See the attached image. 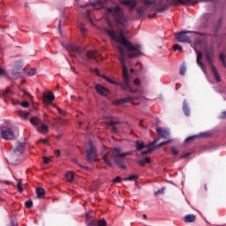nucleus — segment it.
I'll list each match as a JSON object with an SVG mask.
<instances>
[{"mask_svg": "<svg viewBox=\"0 0 226 226\" xmlns=\"http://www.w3.org/2000/svg\"><path fill=\"white\" fill-rule=\"evenodd\" d=\"M183 4H189V6H194L197 4L196 0H141V6L136 9L139 17H144L146 13H151V11H158V13H163L166 10H169V6H181Z\"/></svg>", "mask_w": 226, "mask_h": 226, "instance_id": "1", "label": "nucleus"}, {"mask_svg": "<svg viewBox=\"0 0 226 226\" xmlns=\"http://www.w3.org/2000/svg\"><path fill=\"white\" fill-rule=\"evenodd\" d=\"M118 52H119V61L122 64L123 68V79L124 81L121 82H116L114 79L102 75V79H105L106 82H109V84H114L115 86H121V87L125 91L126 93H132L135 94L138 93L140 94V81H139V79H136L133 80V86H132V79H130V75L128 74V67H126V51H124V48L122 46L118 47Z\"/></svg>", "mask_w": 226, "mask_h": 226, "instance_id": "2", "label": "nucleus"}, {"mask_svg": "<svg viewBox=\"0 0 226 226\" xmlns=\"http://www.w3.org/2000/svg\"><path fill=\"white\" fill-rule=\"evenodd\" d=\"M105 33L112 41H116V43L123 45V47L130 52L128 53L129 57H139L142 56L140 45H132V41H128V38L124 35V29L120 28L116 30L114 26H112V23H109V27L105 29Z\"/></svg>", "mask_w": 226, "mask_h": 226, "instance_id": "3", "label": "nucleus"}, {"mask_svg": "<svg viewBox=\"0 0 226 226\" xmlns=\"http://www.w3.org/2000/svg\"><path fill=\"white\" fill-rule=\"evenodd\" d=\"M106 14L111 17L116 22V26L121 27H128V15L124 14V11L119 5H112L106 7Z\"/></svg>", "mask_w": 226, "mask_h": 226, "instance_id": "4", "label": "nucleus"}, {"mask_svg": "<svg viewBox=\"0 0 226 226\" xmlns=\"http://www.w3.org/2000/svg\"><path fill=\"white\" fill-rule=\"evenodd\" d=\"M65 49L69 50V52H76L78 56L81 59H85V61H89V63H98V60L96 59L99 57L100 53L98 51L94 50H86L83 48H80L79 46L68 44Z\"/></svg>", "mask_w": 226, "mask_h": 226, "instance_id": "5", "label": "nucleus"}, {"mask_svg": "<svg viewBox=\"0 0 226 226\" xmlns=\"http://www.w3.org/2000/svg\"><path fill=\"white\" fill-rule=\"evenodd\" d=\"M204 59L207 63L208 66L211 68V72L216 80V82H222L220 79V74L218 70L215 66V50L214 49H205L204 50Z\"/></svg>", "mask_w": 226, "mask_h": 226, "instance_id": "6", "label": "nucleus"}, {"mask_svg": "<svg viewBox=\"0 0 226 226\" xmlns=\"http://www.w3.org/2000/svg\"><path fill=\"white\" fill-rule=\"evenodd\" d=\"M12 153L6 158V162L10 163V165H17V156H20L24 150L26 149V144L18 142L12 148Z\"/></svg>", "mask_w": 226, "mask_h": 226, "instance_id": "7", "label": "nucleus"}, {"mask_svg": "<svg viewBox=\"0 0 226 226\" xmlns=\"http://www.w3.org/2000/svg\"><path fill=\"white\" fill-rule=\"evenodd\" d=\"M112 156L115 163L120 169L124 170L126 169V165L124 164V158H126V156H132V152L121 153V149L114 148L112 152Z\"/></svg>", "mask_w": 226, "mask_h": 226, "instance_id": "8", "label": "nucleus"}, {"mask_svg": "<svg viewBox=\"0 0 226 226\" xmlns=\"http://www.w3.org/2000/svg\"><path fill=\"white\" fill-rule=\"evenodd\" d=\"M85 147L87 162L89 163L94 162V160H96V148L94 147V145H93V141L87 143Z\"/></svg>", "mask_w": 226, "mask_h": 226, "instance_id": "9", "label": "nucleus"}, {"mask_svg": "<svg viewBox=\"0 0 226 226\" xmlns=\"http://www.w3.org/2000/svg\"><path fill=\"white\" fill-rule=\"evenodd\" d=\"M139 100H140V95L137 96H128L121 99H117L113 102L114 105H124V103H132V105H139ZM136 101V102H135Z\"/></svg>", "mask_w": 226, "mask_h": 226, "instance_id": "10", "label": "nucleus"}, {"mask_svg": "<svg viewBox=\"0 0 226 226\" xmlns=\"http://www.w3.org/2000/svg\"><path fill=\"white\" fill-rule=\"evenodd\" d=\"M214 50L215 51V49L214 48H204L203 49V52L197 49H194L196 54H197V58H196V63L198 64V66L200 67V69L202 70V72H206V64H204V63L202 62V58L204 57V51L205 50Z\"/></svg>", "mask_w": 226, "mask_h": 226, "instance_id": "11", "label": "nucleus"}, {"mask_svg": "<svg viewBox=\"0 0 226 226\" xmlns=\"http://www.w3.org/2000/svg\"><path fill=\"white\" fill-rule=\"evenodd\" d=\"M1 137L4 140H13L15 139V133H13V130L10 127L3 126L0 129Z\"/></svg>", "mask_w": 226, "mask_h": 226, "instance_id": "12", "label": "nucleus"}, {"mask_svg": "<svg viewBox=\"0 0 226 226\" xmlns=\"http://www.w3.org/2000/svg\"><path fill=\"white\" fill-rule=\"evenodd\" d=\"M188 33H195V32L182 31L178 34H176L175 38L180 43H192V40L190 39V36L187 35Z\"/></svg>", "mask_w": 226, "mask_h": 226, "instance_id": "13", "label": "nucleus"}, {"mask_svg": "<svg viewBox=\"0 0 226 226\" xmlns=\"http://www.w3.org/2000/svg\"><path fill=\"white\" fill-rule=\"evenodd\" d=\"M42 100L46 105H52V102L56 100V96L52 92H44L42 94Z\"/></svg>", "mask_w": 226, "mask_h": 226, "instance_id": "14", "label": "nucleus"}, {"mask_svg": "<svg viewBox=\"0 0 226 226\" xmlns=\"http://www.w3.org/2000/svg\"><path fill=\"white\" fill-rule=\"evenodd\" d=\"M90 4L94 6V10H102V8H107V4L102 0H90Z\"/></svg>", "mask_w": 226, "mask_h": 226, "instance_id": "15", "label": "nucleus"}, {"mask_svg": "<svg viewBox=\"0 0 226 226\" xmlns=\"http://www.w3.org/2000/svg\"><path fill=\"white\" fill-rule=\"evenodd\" d=\"M96 93H98L101 96H107L109 94V89L105 88L103 86L97 84L95 86Z\"/></svg>", "mask_w": 226, "mask_h": 226, "instance_id": "16", "label": "nucleus"}, {"mask_svg": "<svg viewBox=\"0 0 226 226\" xmlns=\"http://www.w3.org/2000/svg\"><path fill=\"white\" fill-rule=\"evenodd\" d=\"M203 137H207V133H200L198 135L190 136L185 139V144H190V142H193L196 139H203Z\"/></svg>", "mask_w": 226, "mask_h": 226, "instance_id": "17", "label": "nucleus"}, {"mask_svg": "<svg viewBox=\"0 0 226 226\" xmlns=\"http://www.w3.org/2000/svg\"><path fill=\"white\" fill-rule=\"evenodd\" d=\"M156 132L160 139H169V135H170L167 130H163L162 127L157 128Z\"/></svg>", "mask_w": 226, "mask_h": 226, "instance_id": "18", "label": "nucleus"}, {"mask_svg": "<svg viewBox=\"0 0 226 226\" xmlns=\"http://www.w3.org/2000/svg\"><path fill=\"white\" fill-rule=\"evenodd\" d=\"M37 132L45 135V133H49V125L43 124V122L37 127Z\"/></svg>", "mask_w": 226, "mask_h": 226, "instance_id": "19", "label": "nucleus"}, {"mask_svg": "<svg viewBox=\"0 0 226 226\" xmlns=\"http://www.w3.org/2000/svg\"><path fill=\"white\" fill-rule=\"evenodd\" d=\"M29 121L33 126L38 127L43 123V120L38 118V117H30Z\"/></svg>", "mask_w": 226, "mask_h": 226, "instance_id": "20", "label": "nucleus"}, {"mask_svg": "<svg viewBox=\"0 0 226 226\" xmlns=\"http://www.w3.org/2000/svg\"><path fill=\"white\" fill-rule=\"evenodd\" d=\"M24 69L22 68V66H19V65H16L12 68L11 70V75H13V77H19V75H20V73H22V71Z\"/></svg>", "mask_w": 226, "mask_h": 226, "instance_id": "21", "label": "nucleus"}, {"mask_svg": "<svg viewBox=\"0 0 226 226\" xmlns=\"http://www.w3.org/2000/svg\"><path fill=\"white\" fill-rule=\"evenodd\" d=\"M37 199H45V189L41 187H37L35 190Z\"/></svg>", "mask_w": 226, "mask_h": 226, "instance_id": "22", "label": "nucleus"}, {"mask_svg": "<svg viewBox=\"0 0 226 226\" xmlns=\"http://www.w3.org/2000/svg\"><path fill=\"white\" fill-rule=\"evenodd\" d=\"M11 94H13V92H11V89H10V87L4 89L0 93V96H3L4 98H10V96H11Z\"/></svg>", "mask_w": 226, "mask_h": 226, "instance_id": "23", "label": "nucleus"}, {"mask_svg": "<svg viewBox=\"0 0 226 226\" xmlns=\"http://www.w3.org/2000/svg\"><path fill=\"white\" fill-rule=\"evenodd\" d=\"M108 124L109 126H112L113 133H117V127H116V124H119V121L109 120Z\"/></svg>", "mask_w": 226, "mask_h": 226, "instance_id": "24", "label": "nucleus"}, {"mask_svg": "<svg viewBox=\"0 0 226 226\" xmlns=\"http://www.w3.org/2000/svg\"><path fill=\"white\" fill-rule=\"evenodd\" d=\"M195 220H196L195 215H187L185 217V222L186 223H192V222H195Z\"/></svg>", "mask_w": 226, "mask_h": 226, "instance_id": "25", "label": "nucleus"}, {"mask_svg": "<svg viewBox=\"0 0 226 226\" xmlns=\"http://www.w3.org/2000/svg\"><path fill=\"white\" fill-rule=\"evenodd\" d=\"M138 163L141 167H144V166L147 165V163H151V158H149V157L143 158L142 160L139 161Z\"/></svg>", "mask_w": 226, "mask_h": 226, "instance_id": "26", "label": "nucleus"}, {"mask_svg": "<svg viewBox=\"0 0 226 226\" xmlns=\"http://www.w3.org/2000/svg\"><path fill=\"white\" fill-rule=\"evenodd\" d=\"M79 29L81 34H83L84 36H86V34H87V28H86V25L84 23H80L79 25Z\"/></svg>", "mask_w": 226, "mask_h": 226, "instance_id": "27", "label": "nucleus"}, {"mask_svg": "<svg viewBox=\"0 0 226 226\" xmlns=\"http://www.w3.org/2000/svg\"><path fill=\"white\" fill-rule=\"evenodd\" d=\"M183 110L185 114H190V105L186 100L184 101Z\"/></svg>", "mask_w": 226, "mask_h": 226, "instance_id": "28", "label": "nucleus"}, {"mask_svg": "<svg viewBox=\"0 0 226 226\" xmlns=\"http://www.w3.org/2000/svg\"><path fill=\"white\" fill-rule=\"evenodd\" d=\"M145 151L141 152V156H146V154H149V153H153L154 151V147H146Z\"/></svg>", "mask_w": 226, "mask_h": 226, "instance_id": "29", "label": "nucleus"}, {"mask_svg": "<svg viewBox=\"0 0 226 226\" xmlns=\"http://www.w3.org/2000/svg\"><path fill=\"white\" fill-rule=\"evenodd\" d=\"M136 149L137 151H142V149H146L147 146L144 145V143H141L140 141H136Z\"/></svg>", "mask_w": 226, "mask_h": 226, "instance_id": "30", "label": "nucleus"}, {"mask_svg": "<svg viewBox=\"0 0 226 226\" xmlns=\"http://www.w3.org/2000/svg\"><path fill=\"white\" fill-rule=\"evenodd\" d=\"M109 154H105L103 155V162H105L107 163V165H109V167H114V164L112 163V162H110V160H109Z\"/></svg>", "mask_w": 226, "mask_h": 226, "instance_id": "31", "label": "nucleus"}, {"mask_svg": "<svg viewBox=\"0 0 226 226\" xmlns=\"http://www.w3.org/2000/svg\"><path fill=\"white\" fill-rule=\"evenodd\" d=\"M170 142H172V139H169L167 141L161 142L158 145H156L155 147H156V149H158L160 147H163V146H167V144H170Z\"/></svg>", "mask_w": 226, "mask_h": 226, "instance_id": "32", "label": "nucleus"}, {"mask_svg": "<svg viewBox=\"0 0 226 226\" xmlns=\"http://www.w3.org/2000/svg\"><path fill=\"white\" fill-rule=\"evenodd\" d=\"M85 17H86L87 20H88L89 22H91L93 24V19L91 18V11L87 10L85 12Z\"/></svg>", "mask_w": 226, "mask_h": 226, "instance_id": "33", "label": "nucleus"}, {"mask_svg": "<svg viewBox=\"0 0 226 226\" xmlns=\"http://www.w3.org/2000/svg\"><path fill=\"white\" fill-rule=\"evenodd\" d=\"M135 179H139L138 175H131L129 177L124 178V181H135Z\"/></svg>", "mask_w": 226, "mask_h": 226, "instance_id": "34", "label": "nucleus"}, {"mask_svg": "<svg viewBox=\"0 0 226 226\" xmlns=\"http://www.w3.org/2000/svg\"><path fill=\"white\" fill-rule=\"evenodd\" d=\"M173 50L175 52H183V46L179 45V44H175L173 45Z\"/></svg>", "mask_w": 226, "mask_h": 226, "instance_id": "35", "label": "nucleus"}, {"mask_svg": "<svg viewBox=\"0 0 226 226\" xmlns=\"http://www.w3.org/2000/svg\"><path fill=\"white\" fill-rule=\"evenodd\" d=\"M65 177H66L67 181H69V183H72V181H73V173H72L70 171L67 172L65 174Z\"/></svg>", "mask_w": 226, "mask_h": 226, "instance_id": "36", "label": "nucleus"}, {"mask_svg": "<svg viewBox=\"0 0 226 226\" xmlns=\"http://www.w3.org/2000/svg\"><path fill=\"white\" fill-rule=\"evenodd\" d=\"M160 137H158L156 139H154L152 143L147 145V147H154L156 149V144L160 140Z\"/></svg>", "mask_w": 226, "mask_h": 226, "instance_id": "37", "label": "nucleus"}, {"mask_svg": "<svg viewBox=\"0 0 226 226\" xmlns=\"http://www.w3.org/2000/svg\"><path fill=\"white\" fill-rule=\"evenodd\" d=\"M18 192L22 193L24 192V188H22V180H19L17 184Z\"/></svg>", "mask_w": 226, "mask_h": 226, "instance_id": "38", "label": "nucleus"}, {"mask_svg": "<svg viewBox=\"0 0 226 226\" xmlns=\"http://www.w3.org/2000/svg\"><path fill=\"white\" fill-rule=\"evenodd\" d=\"M26 75H28V77H34V75H36V69H34V68L30 69L26 72Z\"/></svg>", "mask_w": 226, "mask_h": 226, "instance_id": "39", "label": "nucleus"}, {"mask_svg": "<svg viewBox=\"0 0 226 226\" xmlns=\"http://www.w3.org/2000/svg\"><path fill=\"white\" fill-rule=\"evenodd\" d=\"M135 2V0H123L121 3L124 4V6H130Z\"/></svg>", "mask_w": 226, "mask_h": 226, "instance_id": "40", "label": "nucleus"}, {"mask_svg": "<svg viewBox=\"0 0 226 226\" xmlns=\"http://www.w3.org/2000/svg\"><path fill=\"white\" fill-rule=\"evenodd\" d=\"M97 226H107V221L105 220V218L99 220L97 222Z\"/></svg>", "mask_w": 226, "mask_h": 226, "instance_id": "41", "label": "nucleus"}, {"mask_svg": "<svg viewBox=\"0 0 226 226\" xmlns=\"http://www.w3.org/2000/svg\"><path fill=\"white\" fill-rule=\"evenodd\" d=\"M25 206L27 207V209H31V207H33V200H26L25 202Z\"/></svg>", "mask_w": 226, "mask_h": 226, "instance_id": "42", "label": "nucleus"}, {"mask_svg": "<svg viewBox=\"0 0 226 226\" xmlns=\"http://www.w3.org/2000/svg\"><path fill=\"white\" fill-rule=\"evenodd\" d=\"M170 149H171V154H172L174 156L179 154V150L176 149V147H172Z\"/></svg>", "mask_w": 226, "mask_h": 226, "instance_id": "43", "label": "nucleus"}, {"mask_svg": "<svg viewBox=\"0 0 226 226\" xmlns=\"http://www.w3.org/2000/svg\"><path fill=\"white\" fill-rule=\"evenodd\" d=\"M129 6V11H133V10H135V6H137V2L134 1V3L131 4Z\"/></svg>", "mask_w": 226, "mask_h": 226, "instance_id": "44", "label": "nucleus"}, {"mask_svg": "<svg viewBox=\"0 0 226 226\" xmlns=\"http://www.w3.org/2000/svg\"><path fill=\"white\" fill-rule=\"evenodd\" d=\"M53 109H55L56 110H57L58 114H64V111L63 109H61V108L53 105Z\"/></svg>", "mask_w": 226, "mask_h": 226, "instance_id": "45", "label": "nucleus"}, {"mask_svg": "<svg viewBox=\"0 0 226 226\" xmlns=\"http://www.w3.org/2000/svg\"><path fill=\"white\" fill-rule=\"evenodd\" d=\"M164 192H165V187H162V188L159 189L158 191H156L154 192V195H160V193H164Z\"/></svg>", "mask_w": 226, "mask_h": 226, "instance_id": "46", "label": "nucleus"}, {"mask_svg": "<svg viewBox=\"0 0 226 226\" xmlns=\"http://www.w3.org/2000/svg\"><path fill=\"white\" fill-rule=\"evenodd\" d=\"M21 107H23L24 109H27L29 107V102L25 101L23 102L20 103Z\"/></svg>", "mask_w": 226, "mask_h": 226, "instance_id": "47", "label": "nucleus"}, {"mask_svg": "<svg viewBox=\"0 0 226 226\" xmlns=\"http://www.w3.org/2000/svg\"><path fill=\"white\" fill-rule=\"evenodd\" d=\"M19 116L22 119H24V121H27V119H29L28 114H20Z\"/></svg>", "mask_w": 226, "mask_h": 226, "instance_id": "48", "label": "nucleus"}, {"mask_svg": "<svg viewBox=\"0 0 226 226\" xmlns=\"http://www.w3.org/2000/svg\"><path fill=\"white\" fill-rule=\"evenodd\" d=\"M6 75V71L0 67V77H4Z\"/></svg>", "mask_w": 226, "mask_h": 226, "instance_id": "49", "label": "nucleus"}, {"mask_svg": "<svg viewBox=\"0 0 226 226\" xmlns=\"http://www.w3.org/2000/svg\"><path fill=\"white\" fill-rule=\"evenodd\" d=\"M186 73V67L183 66L180 69V75H185Z\"/></svg>", "mask_w": 226, "mask_h": 226, "instance_id": "50", "label": "nucleus"}, {"mask_svg": "<svg viewBox=\"0 0 226 226\" xmlns=\"http://www.w3.org/2000/svg\"><path fill=\"white\" fill-rule=\"evenodd\" d=\"M43 162H44L45 165H49V163H50V158L44 157L43 158Z\"/></svg>", "mask_w": 226, "mask_h": 226, "instance_id": "51", "label": "nucleus"}, {"mask_svg": "<svg viewBox=\"0 0 226 226\" xmlns=\"http://www.w3.org/2000/svg\"><path fill=\"white\" fill-rule=\"evenodd\" d=\"M122 181L121 177H117L116 178L113 179V183H120Z\"/></svg>", "mask_w": 226, "mask_h": 226, "instance_id": "52", "label": "nucleus"}, {"mask_svg": "<svg viewBox=\"0 0 226 226\" xmlns=\"http://www.w3.org/2000/svg\"><path fill=\"white\" fill-rule=\"evenodd\" d=\"M220 61H225V55L223 53H221L219 56Z\"/></svg>", "mask_w": 226, "mask_h": 226, "instance_id": "53", "label": "nucleus"}, {"mask_svg": "<svg viewBox=\"0 0 226 226\" xmlns=\"http://www.w3.org/2000/svg\"><path fill=\"white\" fill-rule=\"evenodd\" d=\"M39 142H43V144H46V145H47V144H49V139H41L39 140Z\"/></svg>", "mask_w": 226, "mask_h": 226, "instance_id": "54", "label": "nucleus"}, {"mask_svg": "<svg viewBox=\"0 0 226 226\" xmlns=\"http://www.w3.org/2000/svg\"><path fill=\"white\" fill-rule=\"evenodd\" d=\"M22 92L24 93V94H25L26 96H30V94H29V92H28L27 90L23 89Z\"/></svg>", "mask_w": 226, "mask_h": 226, "instance_id": "55", "label": "nucleus"}, {"mask_svg": "<svg viewBox=\"0 0 226 226\" xmlns=\"http://www.w3.org/2000/svg\"><path fill=\"white\" fill-rule=\"evenodd\" d=\"M11 226H19V222H17V221H11Z\"/></svg>", "mask_w": 226, "mask_h": 226, "instance_id": "56", "label": "nucleus"}, {"mask_svg": "<svg viewBox=\"0 0 226 226\" xmlns=\"http://www.w3.org/2000/svg\"><path fill=\"white\" fill-rule=\"evenodd\" d=\"M55 154H56L57 157H59L60 154H61V150H56V151H55Z\"/></svg>", "mask_w": 226, "mask_h": 226, "instance_id": "57", "label": "nucleus"}, {"mask_svg": "<svg viewBox=\"0 0 226 226\" xmlns=\"http://www.w3.org/2000/svg\"><path fill=\"white\" fill-rule=\"evenodd\" d=\"M188 156H190V153L183 154L180 158H188Z\"/></svg>", "mask_w": 226, "mask_h": 226, "instance_id": "58", "label": "nucleus"}, {"mask_svg": "<svg viewBox=\"0 0 226 226\" xmlns=\"http://www.w3.org/2000/svg\"><path fill=\"white\" fill-rule=\"evenodd\" d=\"M63 136L61 134H58L56 136V140H60V139L62 138Z\"/></svg>", "mask_w": 226, "mask_h": 226, "instance_id": "59", "label": "nucleus"}, {"mask_svg": "<svg viewBox=\"0 0 226 226\" xmlns=\"http://www.w3.org/2000/svg\"><path fill=\"white\" fill-rule=\"evenodd\" d=\"M222 65L224 66V68H226V61L222 60Z\"/></svg>", "mask_w": 226, "mask_h": 226, "instance_id": "60", "label": "nucleus"}, {"mask_svg": "<svg viewBox=\"0 0 226 226\" xmlns=\"http://www.w3.org/2000/svg\"><path fill=\"white\" fill-rule=\"evenodd\" d=\"M88 4L81 5V8H87Z\"/></svg>", "mask_w": 226, "mask_h": 226, "instance_id": "61", "label": "nucleus"}, {"mask_svg": "<svg viewBox=\"0 0 226 226\" xmlns=\"http://www.w3.org/2000/svg\"><path fill=\"white\" fill-rule=\"evenodd\" d=\"M27 6H29V4L27 3H25V8H27Z\"/></svg>", "mask_w": 226, "mask_h": 226, "instance_id": "62", "label": "nucleus"}, {"mask_svg": "<svg viewBox=\"0 0 226 226\" xmlns=\"http://www.w3.org/2000/svg\"><path fill=\"white\" fill-rule=\"evenodd\" d=\"M222 24V19H219V26H221Z\"/></svg>", "mask_w": 226, "mask_h": 226, "instance_id": "63", "label": "nucleus"}, {"mask_svg": "<svg viewBox=\"0 0 226 226\" xmlns=\"http://www.w3.org/2000/svg\"><path fill=\"white\" fill-rule=\"evenodd\" d=\"M220 118H226V115L220 117Z\"/></svg>", "mask_w": 226, "mask_h": 226, "instance_id": "64", "label": "nucleus"}]
</instances>
